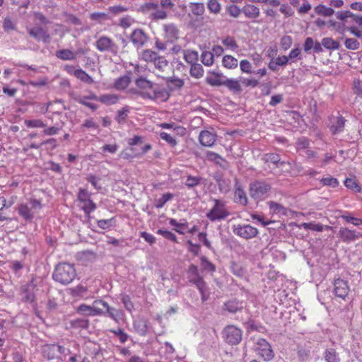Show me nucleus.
<instances>
[{
	"mask_svg": "<svg viewBox=\"0 0 362 362\" xmlns=\"http://www.w3.org/2000/svg\"><path fill=\"white\" fill-rule=\"evenodd\" d=\"M344 185L347 188L354 190L355 192H361V187L359 186L355 179H346L344 181Z\"/></svg>",
	"mask_w": 362,
	"mask_h": 362,
	"instance_id": "obj_58",
	"label": "nucleus"
},
{
	"mask_svg": "<svg viewBox=\"0 0 362 362\" xmlns=\"http://www.w3.org/2000/svg\"><path fill=\"white\" fill-rule=\"evenodd\" d=\"M216 140V135L208 130L202 131L199 136V141L204 146H212Z\"/></svg>",
	"mask_w": 362,
	"mask_h": 362,
	"instance_id": "obj_20",
	"label": "nucleus"
},
{
	"mask_svg": "<svg viewBox=\"0 0 362 362\" xmlns=\"http://www.w3.org/2000/svg\"><path fill=\"white\" fill-rule=\"evenodd\" d=\"M350 291L348 285V281L340 278L334 280V293L337 297L341 299H345L348 296Z\"/></svg>",
	"mask_w": 362,
	"mask_h": 362,
	"instance_id": "obj_16",
	"label": "nucleus"
},
{
	"mask_svg": "<svg viewBox=\"0 0 362 362\" xmlns=\"http://www.w3.org/2000/svg\"><path fill=\"white\" fill-rule=\"evenodd\" d=\"M42 205L40 200L30 199L27 203L18 204V214L26 221H32L35 215L40 211Z\"/></svg>",
	"mask_w": 362,
	"mask_h": 362,
	"instance_id": "obj_3",
	"label": "nucleus"
},
{
	"mask_svg": "<svg viewBox=\"0 0 362 362\" xmlns=\"http://www.w3.org/2000/svg\"><path fill=\"white\" fill-rule=\"evenodd\" d=\"M131 78L128 75H124L117 78L114 83V88L117 90H124L130 83Z\"/></svg>",
	"mask_w": 362,
	"mask_h": 362,
	"instance_id": "obj_33",
	"label": "nucleus"
},
{
	"mask_svg": "<svg viewBox=\"0 0 362 362\" xmlns=\"http://www.w3.org/2000/svg\"><path fill=\"white\" fill-rule=\"evenodd\" d=\"M129 112V108L128 106L124 107L122 109L117 111V115L115 119L118 123H123L125 122L126 118Z\"/></svg>",
	"mask_w": 362,
	"mask_h": 362,
	"instance_id": "obj_52",
	"label": "nucleus"
},
{
	"mask_svg": "<svg viewBox=\"0 0 362 362\" xmlns=\"http://www.w3.org/2000/svg\"><path fill=\"white\" fill-rule=\"evenodd\" d=\"M223 86L228 90L235 94L240 93L243 91L240 81L233 78H226Z\"/></svg>",
	"mask_w": 362,
	"mask_h": 362,
	"instance_id": "obj_27",
	"label": "nucleus"
},
{
	"mask_svg": "<svg viewBox=\"0 0 362 362\" xmlns=\"http://www.w3.org/2000/svg\"><path fill=\"white\" fill-rule=\"evenodd\" d=\"M95 46L100 52H109L117 55L119 52V46L112 38L106 35L100 36L95 41Z\"/></svg>",
	"mask_w": 362,
	"mask_h": 362,
	"instance_id": "obj_7",
	"label": "nucleus"
},
{
	"mask_svg": "<svg viewBox=\"0 0 362 362\" xmlns=\"http://www.w3.org/2000/svg\"><path fill=\"white\" fill-rule=\"evenodd\" d=\"M206 156L208 160L213 161L219 165L223 169L228 167V162L218 153L213 151H207Z\"/></svg>",
	"mask_w": 362,
	"mask_h": 362,
	"instance_id": "obj_24",
	"label": "nucleus"
},
{
	"mask_svg": "<svg viewBox=\"0 0 362 362\" xmlns=\"http://www.w3.org/2000/svg\"><path fill=\"white\" fill-rule=\"evenodd\" d=\"M129 38L133 45L136 49H140L144 47L148 40L147 34L141 28L134 30Z\"/></svg>",
	"mask_w": 362,
	"mask_h": 362,
	"instance_id": "obj_14",
	"label": "nucleus"
},
{
	"mask_svg": "<svg viewBox=\"0 0 362 362\" xmlns=\"http://www.w3.org/2000/svg\"><path fill=\"white\" fill-rule=\"evenodd\" d=\"M201 180L202 177L189 175L187 176L185 185L189 188H192L199 185Z\"/></svg>",
	"mask_w": 362,
	"mask_h": 362,
	"instance_id": "obj_44",
	"label": "nucleus"
},
{
	"mask_svg": "<svg viewBox=\"0 0 362 362\" xmlns=\"http://www.w3.org/2000/svg\"><path fill=\"white\" fill-rule=\"evenodd\" d=\"M214 202V206L206 214L207 218L212 222L226 219L230 215V212L225 202L216 199Z\"/></svg>",
	"mask_w": 362,
	"mask_h": 362,
	"instance_id": "obj_4",
	"label": "nucleus"
},
{
	"mask_svg": "<svg viewBox=\"0 0 362 362\" xmlns=\"http://www.w3.org/2000/svg\"><path fill=\"white\" fill-rule=\"evenodd\" d=\"M189 7L192 14L195 16H201L204 13L205 6L203 3H190Z\"/></svg>",
	"mask_w": 362,
	"mask_h": 362,
	"instance_id": "obj_35",
	"label": "nucleus"
},
{
	"mask_svg": "<svg viewBox=\"0 0 362 362\" xmlns=\"http://www.w3.org/2000/svg\"><path fill=\"white\" fill-rule=\"evenodd\" d=\"M345 119L341 116L332 117L330 119L329 128L333 134H337L344 130Z\"/></svg>",
	"mask_w": 362,
	"mask_h": 362,
	"instance_id": "obj_21",
	"label": "nucleus"
},
{
	"mask_svg": "<svg viewBox=\"0 0 362 362\" xmlns=\"http://www.w3.org/2000/svg\"><path fill=\"white\" fill-rule=\"evenodd\" d=\"M271 186L264 180H256L250 184L249 194L255 200H263L270 191Z\"/></svg>",
	"mask_w": 362,
	"mask_h": 362,
	"instance_id": "obj_5",
	"label": "nucleus"
},
{
	"mask_svg": "<svg viewBox=\"0 0 362 362\" xmlns=\"http://www.w3.org/2000/svg\"><path fill=\"white\" fill-rule=\"evenodd\" d=\"M156 69L159 73H163L168 67V60L163 56L158 55L155 62L153 63Z\"/></svg>",
	"mask_w": 362,
	"mask_h": 362,
	"instance_id": "obj_34",
	"label": "nucleus"
},
{
	"mask_svg": "<svg viewBox=\"0 0 362 362\" xmlns=\"http://www.w3.org/2000/svg\"><path fill=\"white\" fill-rule=\"evenodd\" d=\"M344 45L346 49L351 50H356L359 48V42L354 38H347L345 40Z\"/></svg>",
	"mask_w": 362,
	"mask_h": 362,
	"instance_id": "obj_62",
	"label": "nucleus"
},
{
	"mask_svg": "<svg viewBox=\"0 0 362 362\" xmlns=\"http://www.w3.org/2000/svg\"><path fill=\"white\" fill-rule=\"evenodd\" d=\"M98 300H94L93 305L90 306L86 304L80 305L77 311L81 314L89 316H100L105 315L104 310L99 307L100 303H96Z\"/></svg>",
	"mask_w": 362,
	"mask_h": 362,
	"instance_id": "obj_13",
	"label": "nucleus"
},
{
	"mask_svg": "<svg viewBox=\"0 0 362 362\" xmlns=\"http://www.w3.org/2000/svg\"><path fill=\"white\" fill-rule=\"evenodd\" d=\"M207 8L209 11L214 14H218L221 11V5L218 0H209Z\"/></svg>",
	"mask_w": 362,
	"mask_h": 362,
	"instance_id": "obj_43",
	"label": "nucleus"
},
{
	"mask_svg": "<svg viewBox=\"0 0 362 362\" xmlns=\"http://www.w3.org/2000/svg\"><path fill=\"white\" fill-rule=\"evenodd\" d=\"M244 302L237 299L229 300L223 305V309L230 313H235L241 311L244 308Z\"/></svg>",
	"mask_w": 362,
	"mask_h": 362,
	"instance_id": "obj_22",
	"label": "nucleus"
},
{
	"mask_svg": "<svg viewBox=\"0 0 362 362\" xmlns=\"http://www.w3.org/2000/svg\"><path fill=\"white\" fill-rule=\"evenodd\" d=\"M212 74L214 76H208L206 78V83L212 86H223L225 79H223L222 78L225 77L222 75V74L212 72Z\"/></svg>",
	"mask_w": 362,
	"mask_h": 362,
	"instance_id": "obj_31",
	"label": "nucleus"
},
{
	"mask_svg": "<svg viewBox=\"0 0 362 362\" xmlns=\"http://www.w3.org/2000/svg\"><path fill=\"white\" fill-rule=\"evenodd\" d=\"M150 17L154 21L164 20L168 18V13L165 9H158V8L151 13Z\"/></svg>",
	"mask_w": 362,
	"mask_h": 362,
	"instance_id": "obj_48",
	"label": "nucleus"
},
{
	"mask_svg": "<svg viewBox=\"0 0 362 362\" xmlns=\"http://www.w3.org/2000/svg\"><path fill=\"white\" fill-rule=\"evenodd\" d=\"M71 326L75 329H88L89 320L87 319H75L71 321Z\"/></svg>",
	"mask_w": 362,
	"mask_h": 362,
	"instance_id": "obj_42",
	"label": "nucleus"
},
{
	"mask_svg": "<svg viewBox=\"0 0 362 362\" xmlns=\"http://www.w3.org/2000/svg\"><path fill=\"white\" fill-rule=\"evenodd\" d=\"M168 84L172 85L174 88L180 89L183 87L185 82L183 79L177 77H169L166 79Z\"/></svg>",
	"mask_w": 362,
	"mask_h": 362,
	"instance_id": "obj_56",
	"label": "nucleus"
},
{
	"mask_svg": "<svg viewBox=\"0 0 362 362\" xmlns=\"http://www.w3.org/2000/svg\"><path fill=\"white\" fill-rule=\"evenodd\" d=\"M301 56L302 52L298 45L292 49L288 55L289 60L291 62H294V59H301Z\"/></svg>",
	"mask_w": 362,
	"mask_h": 362,
	"instance_id": "obj_64",
	"label": "nucleus"
},
{
	"mask_svg": "<svg viewBox=\"0 0 362 362\" xmlns=\"http://www.w3.org/2000/svg\"><path fill=\"white\" fill-rule=\"evenodd\" d=\"M270 210L275 214H286V209L280 204L274 202H269V203Z\"/></svg>",
	"mask_w": 362,
	"mask_h": 362,
	"instance_id": "obj_49",
	"label": "nucleus"
},
{
	"mask_svg": "<svg viewBox=\"0 0 362 362\" xmlns=\"http://www.w3.org/2000/svg\"><path fill=\"white\" fill-rule=\"evenodd\" d=\"M223 338L229 344H238L242 340V331L235 326L229 325L223 330Z\"/></svg>",
	"mask_w": 362,
	"mask_h": 362,
	"instance_id": "obj_10",
	"label": "nucleus"
},
{
	"mask_svg": "<svg viewBox=\"0 0 362 362\" xmlns=\"http://www.w3.org/2000/svg\"><path fill=\"white\" fill-rule=\"evenodd\" d=\"M163 30L164 32L163 36L167 42L173 43L179 38L180 30L175 23L164 24Z\"/></svg>",
	"mask_w": 362,
	"mask_h": 362,
	"instance_id": "obj_15",
	"label": "nucleus"
},
{
	"mask_svg": "<svg viewBox=\"0 0 362 362\" xmlns=\"http://www.w3.org/2000/svg\"><path fill=\"white\" fill-rule=\"evenodd\" d=\"M110 332L113 333L115 336L118 337L119 341L122 344H124L129 337V336L126 332H124L122 328L110 329Z\"/></svg>",
	"mask_w": 362,
	"mask_h": 362,
	"instance_id": "obj_53",
	"label": "nucleus"
},
{
	"mask_svg": "<svg viewBox=\"0 0 362 362\" xmlns=\"http://www.w3.org/2000/svg\"><path fill=\"white\" fill-rule=\"evenodd\" d=\"M37 281L36 279L33 278L30 281L21 286V293L23 295V301L30 303L35 302Z\"/></svg>",
	"mask_w": 362,
	"mask_h": 362,
	"instance_id": "obj_9",
	"label": "nucleus"
},
{
	"mask_svg": "<svg viewBox=\"0 0 362 362\" xmlns=\"http://www.w3.org/2000/svg\"><path fill=\"white\" fill-rule=\"evenodd\" d=\"M202 62L207 66H211L214 63V54L210 52H203L201 55Z\"/></svg>",
	"mask_w": 362,
	"mask_h": 362,
	"instance_id": "obj_51",
	"label": "nucleus"
},
{
	"mask_svg": "<svg viewBox=\"0 0 362 362\" xmlns=\"http://www.w3.org/2000/svg\"><path fill=\"white\" fill-rule=\"evenodd\" d=\"M293 44V39L290 35H284L280 40V46L284 51L288 49Z\"/></svg>",
	"mask_w": 362,
	"mask_h": 362,
	"instance_id": "obj_57",
	"label": "nucleus"
},
{
	"mask_svg": "<svg viewBox=\"0 0 362 362\" xmlns=\"http://www.w3.org/2000/svg\"><path fill=\"white\" fill-rule=\"evenodd\" d=\"M300 227L306 230H311L313 231H322L323 226L320 223H315L314 222L303 223Z\"/></svg>",
	"mask_w": 362,
	"mask_h": 362,
	"instance_id": "obj_55",
	"label": "nucleus"
},
{
	"mask_svg": "<svg viewBox=\"0 0 362 362\" xmlns=\"http://www.w3.org/2000/svg\"><path fill=\"white\" fill-rule=\"evenodd\" d=\"M136 86L141 90H132L144 99L166 101L169 98L168 92L164 88L155 86L153 82L144 77H139L135 81Z\"/></svg>",
	"mask_w": 362,
	"mask_h": 362,
	"instance_id": "obj_1",
	"label": "nucleus"
},
{
	"mask_svg": "<svg viewBox=\"0 0 362 362\" xmlns=\"http://www.w3.org/2000/svg\"><path fill=\"white\" fill-rule=\"evenodd\" d=\"M322 45L327 49L335 50L339 48L340 43L332 37H324L322 40Z\"/></svg>",
	"mask_w": 362,
	"mask_h": 362,
	"instance_id": "obj_38",
	"label": "nucleus"
},
{
	"mask_svg": "<svg viewBox=\"0 0 362 362\" xmlns=\"http://www.w3.org/2000/svg\"><path fill=\"white\" fill-rule=\"evenodd\" d=\"M25 124L29 128H44L46 127V124L39 119L25 120Z\"/></svg>",
	"mask_w": 362,
	"mask_h": 362,
	"instance_id": "obj_54",
	"label": "nucleus"
},
{
	"mask_svg": "<svg viewBox=\"0 0 362 362\" xmlns=\"http://www.w3.org/2000/svg\"><path fill=\"white\" fill-rule=\"evenodd\" d=\"M55 56L62 60H74L76 59V54L71 49H62L56 52Z\"/></svg>",
	"mask_w": 362,
	"mask_h": 362,
	"instance_id": "obj_28",
	"label": "nucleus"
},
{
	"mask_svg": "<svg viewBox=\"0 0 362 362\" xmlns=\"http://www.w3.org/2000/svg\"><path fill=\"white\" fill-rule=\"evenodd\" d=\"M28 33L30 37L37 41H42L43 43L47 44L51 41V35L47 29L42 26H35L28 28Z\"/></svg>",
	"mask_w": 362,
	"mask_h": 362,
	"instance_id": "obj_11",
	"label": "nucleus"
},
{
	"mask_svg": "<svg viewBox=\"0 0 362 362\" xmlns=\"http://www.w3.org/2000/svg\"><path fill=\"white\" fill-rule=\"evenodd\" d=\"M241 11L245 17L250 19L257 18L260 15L259 8L253 4H245L241 8Z\"/></svg>",
	"mask_w": 362,
	"mask_h": 362,
	"instance_id": "obj_23",
	"label": "nucleus"
},
{
	"mask_svg": "<svg viewBox=\"0 0 362 362\" xmlns=\"http://www.w3.org/2000/svg\"><path fill=\"white\" fill-rule=\"evenodd\" d=\"M76 276V272L74 266L66 262L57 264L52 274L53 279L63 285L71 283Z\"/></svg>",
	"mask_w": 362,
	"mask_h": 362,
	"instance_id": "obj_2",
	"label": "nucleus"
},
{
	"mask_svg": "<svg viewBox=\"0 0 362 362\" xmlns=\"http://www.w3.org/2000/svg\"><path fill=\"white\" fill-rule=\"evenodd\" d=\"M235 202L243 206L248 204L247 197L243 189L236 182L235 189Z\"/></svg>",
	"mask_w": 362,
	"mask_h": 362,
	"instance_id": "obj_25",
	"label": "nucleus"
},
{
	"mask_svg": "<svg viewBox=\"0 0 362 362\" xmlns=\"http://www.w3.org/2000/svg\"><path fill=\"white\" fill-rule=\"evenodd\" d=\"M222 64L227 69H235L238 65V61L231 55H226L223 57Z\"/></svg>",
	"mask_w": 362,
	"mask_h": 362,
	"instance_id": "obj_39",
	"label": "nucleus"
},
{
	"mask_svg": "<svg viewBox=\"0 0 362 362\" xmlns=\"http://www.w3.org/2000/svg\"><path fill=\"white\" fill-rule=\"evenodd\" d=\"M159 54L149 49H144L140 53V57L147 63H153Z\"/></svg>",
	"mask_w": 362,
	"mask_h": 362,
	"instance_id": "obj_32",
	"label": "nucleus"
},
{
	"mask_svg": "<svg viewBox=\"0 0 362 362\" xmlns=\"http://www.w3.org/2000/svg\"><path fill=\"white\" fill-rule=\"evenodd\" d=\"M135 331L141 336L146 334L148 331L147 321L144 319H139L133 322Z\"/></svg>",
	"mask_w": 362,
	"mask_h": 362,
	"instance_id": "obj_29",
	"label": "nucleus"
},
{
	"mask_svg": "<svg viewBox=\"0 0 362 362\" xmlns=\"http://www.w3.org/2000/svg\"><path fill=\"white\" fill-rule=\"evenodd\" d=\"M339 238L344 243L354 242L362 238V233L355 230H350L348 228H340L338 232Z\"/></svg>",
	"mask_w": 362,
	"mask_h": 362,
	"instance_id": "obj_17",
	"label": "nucleus"
},
{
	"mask_svg": "<svg viewBox=\"0 0 362 362\" xmlns=\"http://www.w3.org/2000/svg\"><path fill=\"white\" fill-rule=\"evenodd\" d=\"M96 209L95 204L91 200L89 199L83 203V206H82V209L87 216H90V214L93 211Z\"/></svg>",
	"mask_w": 362,
	"mask_h": 362,
	"instance_id": "obj_61",
	"label": "nucleus"
},
{
	"mask_svg": "<svg viewBox=\"0 0 362 362\" xmlns=\"http://www.w3.org/2000/svg\"><path fill=\"white\" fill-rule=\"evenodd\" d=\"M188 281L189 283L196 286L202 285L206 282L199 273L198 267L194 264H190L187 270Z\"/></svg>",
	"mask_w": 362,
	"mask_h": 362,
	"instance_id": "obj_18",
	"label": "nucleus"
},
{
	"mask_svg": "<svg viewBox=\"0 0 362 362\" xmlns=\"http://www.w3.org/2000/svg\"><path fill=\"white\" fill-rule=\"evenodd\" d=\"M189 74L190 76L194 78H200L204 75V69L200 64H192L189 69Z\"/></svg>",
	"mask_w": 362,
	"mask_h": 362,
	"instance_id": "obj_37",
	"label": "nucleus"
},
{
	"mask_svg": "<svg viewBox=\"0 0 362 362\" xmlns=\"http://www.w3.org/2000/svg\"><path fill=\"white\" fill-rule=\"evenodd\" d=\"M325 362H340L339 354L334 348H327L323 354Z\"/></svg>",
	"mask_w": 362,
	"mask_h": 362,
	"instance_id": "obj_26",
	"label": "nucleus"
},
{
	"mask_svg": "<svg viewBox=\"0 0 362 362\" xmlns=\"http://www.w3.org/2000/svg\"><path fill=\"white\" fill-rule=\"evenodd\" d=\"M159 136L161 139L165 141L170 146L174 147L177 145V142L176 139L170 134L162 132L159 134Z\"/></svg>",
	"mask_w": 362,
	"mask_h": 362,
	"instance_id": "obj_63",
	"label": "nucleus"
},
{
	"mask_svg": "<svg viewBox=\"0 0 362 362\" xmlns=\"http://www.w3.org/2000/svg\"><path fill=\"white\" fill-rule=\"evenodd\" d=\"M169 223L170 226H174V230L180 234H184L183 229L187 227V222L186 221L178 223L175 219L170 218Z\"/></svg>",
	"mask_w": 362,
	"mask_h": 362,
	"instance_id": "obj_41",
	"label": "nucleus"
},
{
	"mask_svg": "<svg viewBox=\"0 0 362 362\" xmlns=\"http://www.w3.org/2000/svg\"><path fill=\"white\" fill-rule=\"evenodd\" d=\"M121 302L124 305V308L129 313H132L134 308L133 302L129 296L122 294L120 298Z\"/></svg>",
	"mask_w": 362,
	"mask_h": 362,
	"instance_id": "obj_46",
	"label": "nucleus"
},
{
	"mask_svg": "<svg viewBox=\"0 0 362 362\" xmlns=\"http://www.w3.org/2000/svg\"><path fill=\"white\" fill-rule=\"evenodd\" d=\"M96 303H100V305L105 309V311H104V315L107 316L116 322H118L120 320H122L124 315L122 310L111 307L107 302L104 301L103 300H98Z\"/></svg>",
	"mask_w": 362,
	"mask_h": 362,
	"instance_id": "obj_12",
	"label": "nucleus"
},
{
	"mask_svg": "<svg viewBox=\"0 0 362 362\" xmlns=\"http://www.w3.org/2000/svg\"><path fill=\"white\" fill-rule=\"evenodd\" d=\"M226 10L230 16L234 18H238L242 13L241 8L234 4L227 6Z\"/></svg>",
	"mask_w": 362,
	"mask_h": 362,
	"instance_id": "obj_60",
	"label": "nucleus"
},
{
	"mask_svg": "<svg viewBox=\"0 0 362 362\" xmlns=\"http://www.w3.org/2000/svg\"><path fill=\"white\" fill-rule=\"evenodd\" d=\"M75 77L88 84H92L94 83L93 78L81 69H78L76 70Z\"/></svg>",
	"mask_w": 362,
	"mask_h": 362,
	"instance_id": "obj_40",
	"label": "nucleus"
},
{
	"mask_svg": "<svg viewBox=\"0 0 362 362\" xmlns=\"http://www.w3.org/2000/svg\"><path fill=\"white\" fill-rule=\"evenodd\" d=\"M315 12L317 15H321L325 17H329L332 16L334 13V11L331 7H327L323 4H320L314 8Z\"/></svg>",
	"mask_w": 362,
	"mask_h": 362,
	"instance_id": "obj_36",
	"label": "nucleus"
},
{
	"mask_svg": "<svg viewBox=\"0 0 362 362\" xmlns=\"http://www.w3.org/2000/svg\"><path fill=\"white\" fill-rule=\"evenodd\" d=\"M341 218L346 221L347 223H351L356 226L362 225V218H355L351 216L348 213L341 215Z\"/></svg>",
	"mask_w": 362,
	"mask_h": 362,
	"instance_id": "obj_59",
	"label": "nucleus"
},
{
	"mask_svg": "<svg viewBox=\"0 0 362 362\" xmlns=\"http://www.w3.org/2000/svg\"><path fill=\"white\" fill-rule=\"evenodd\" d=\"M119 97L116 94L106 93L99 96L98 101L107 105H111L116 104L119 101Z\"/></svg>",
	"mask_w": 362,
	"mask_h": 362,
	"instance_id": "obj_30",
	"label": "nucleus"
},
{
	"mask_svg": "<svg viewBox=\"0 0 362 362\" xmlns=\"http://www.w3.org/2000/svg\"><path fill=\"white\" fill-rule=\"evenodd\" d=\"M232 228L235 235L245 240L254 238L259 233L257 228L250 224L233 225Z\"/></svg>",
	"mask_w": 362,
	"mask_h": 362,
	"instance_id": "obj_8",
	"label": "nucleus"
},
{
	"mask_svg": "<svg viewBox=\"0 0 362 362\" xmlns=\"http://www.w3.org/2000/svg\"><path fill=\"white\" fill-rule=\"evenodd\" d=\"M254 349L264 361H269L274 357V354L270 344L264 339H255Z\"/></svg>",
	"mask_w": 362,
	"mask_h": 362,
	"instance_id": "obj_6",
	"label": "nucleus"
},
{
	"mask_svg": "<svg viewBox=\"0 0 362 362\" xmlns=\"http://www.w3.org/2000/svg\"><path fill=\"white\" fill-rule=\"evenodd\" d=\"M56 354V345H47L44 349L45 356H46L48 360L57 358Z\"/></svg>",
	"mask_w": 362,
	"mask_h": 362,
	"instance_id": "obj_50",
	"label": "nucleus"
},
{
	"mask_svg": "<svg viewBox=\"0 0 362 362\" xmlns=\"http://www.w3.org/2000/svg\"><path fill=\"white\" fill-rule=\"evenodd\" d=\"M173 197V194L172 193L168 192L163 194L160 198L156 199L154 205L157 209H160Z\"/></svg>",
	"mask_w": 362,
	"mask_h": 362,
	"instance_id": "obj_45",
	"label": "nucleus"
},
{
	"mask_svg": "<svg viewBox=\"0 0 362 362\" xmlns=\"http://www.w3.org/2000/svg\"><path fill=\"white\" fill-rule=\"evenodd\" d=\"M158 6L159 5L156 2H146L140 6L139 11L143 13H148L149 11H154Z\"/></svg>",
	"mask_w": 362,
	"mask_h": 362,
	"instance_id": "obj_47",
	"label": "nucleus"
},
{
	"mask_svg": "<svg viewBox=\"0 0 362 362\" xmlns=\"http://www.w3.org/2000/svg\"><path fill=\"white\" fill-rule=\"evenodd\" d=\"M214 178L221 192L226 194L230 190L231 181L229 178L224 177L221 173H216Z\"/></svg>",
	"mask_w": 362,
	"mask_h": 362,
	"instance_id": "obj_19",
	"label": "nucleus"
}]
</instances>
